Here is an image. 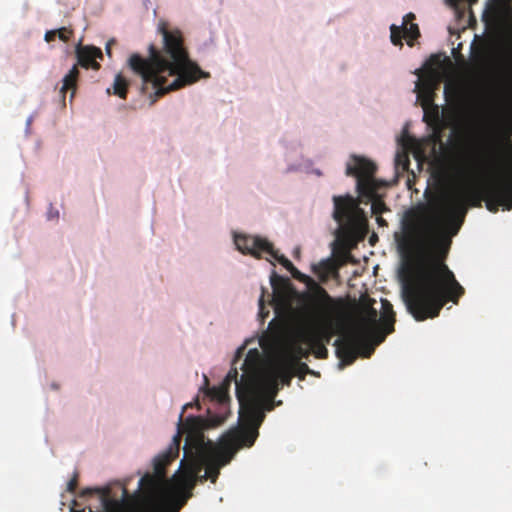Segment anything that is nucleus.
Segmentation results:
<instances>
[{
    "label": "nucleus",
    "mask_w": 512,
    "mask_h": 512,
    "mask_svg": "<svg viewBox=\"0 0 512 512\" xmlns=\"http://www.w3.org/2000/svg\"><path fill=\"white\" fill-rule=\"evenodd\" d=\"M265 294H266V290L264 287H262L261 295H260V298L258 301L259 317L261 318L262 321H264L269 315V310H266V307H265Z\"/></svg>",
    "instance_id": "26"
},
{
    "label": "nucleus",
    "mask_w": 512,
    "mask_h": 512,
    "mask_svg": "<svg viewBox=\"0 0 512 512\" xmlns=\"http://www.w3.org/2000/svg\"><path fill=\"white\" fill-rule=\"evenodd\" d=\"M78 483H79V482H74V481L68 482V488H69V490H74V489H76V488H77V486H78Z\"/></svg>",
    "instance_id": "35"
},
{
    "label": "nucleus",
    "mask_w": 512,
    "mask_h": 512,
    "mask_svg": "<svg viewBox=\"0 0 512 512\" xmlns=\"http://www.w3.org/2000/svg\"><path fill=\"white\" fill-rule=\"evenodd\" d=\"M72 34H73V31L66 27L56 29L57 37L63 42H68L70 40V37L72 36Z\"/></svg>",
    "instance_id": "29"
},
{
    "label": "nucleus",
    "mask_w": 512,
    "mask_h": 512,
    "mask_svg": "<svg viewBox=\"0 0 512 512\" xmlns=\"http://www.w3.org/2000/svg\"><path fill=\"white\" fill-rule=\"evenodd\" d=\"M396 162L398 165H402L403 169H407L409 165V159L406 154H397Z\"/></svg>",
    "instance_id": "30"
},
{
    "label": "nucleus",
    "mask_w": 512,
    "mask_h": 512,
    "mask_svg": "<svg viewBox=\"0 0 512 512\" xmlns=\"http://www.w3.org/2000/svg\"><path fill=\"white\" fill-rule=\"evenodd\" d=\"M333 218L352 237H363L367 231V219L358 202L351 195L334 196Z\"/></svg>",
    "instance_id": "7"
},
{
    "label": "nucleus",
    "mask_w": 512,
    "mask_h": 512,
    "mask_svg": "<svg viewBox=\"0 0 512 512\" xmlns=\"http://www.w3.org/2000/svg\"><path fill=\"white\" fill-rule=\"evenodd\" d=\"M486 13L496 22H503L512 17V0H490Z\"/></svg>",
    "instance_id": "18"
},
{
    "label": "nucleus",
    "mask_w": 512,
    "mask_h": 512,
    "mask_svg": "<svg viewBox=\"0 0 512 512\" xmlns=\"http://www.w3.org/2000/svg\"><path fill=\"white\" fill-rule=\"evenodd\" d=\"M292 366L294 376H298L303 379L307 374L312 373L309 366L301 361H289Z\"/></svg>",
    "instance_id": "24"
},
{
    "label": "nucleus",
    "mask_w": 512,
    "mask_h": 512,
    "mask_svg": "<svg viewBox=\"0 0 512 512\" xmlns=\"http://www.w3.org/2000/svg\"><path fill=\"white\" fill-rule=\"evenodd\" d=\"M451 6L457 7L461 2H468L470 5L476 3L478 0H447Z\"/></svg>",
    "instance_id": "32"
},
{
    "label": "nucleus",
    "mask_w": 512,
    "mask_h": 512,
    "mask_svg": "<svg viewBox=\"0 0 512 512\" xmlns=\"http://www.w3.org/2000/svg\"><path fill=\"white\" fill-rule=\"evenodd\" d=\"M159 30L163 36L162 50L151 44L148 58L134 53L128 59L130 69L142 79V90L147 92L150 85L154 91L152 102L207 76L190 60L179 30L169 31L165 26Z\"/></svg>",
    "instance_id": "3"
},
{
    "label": "nucleus",
    "mask_w": 512,
    "mask_h": 512,
    "mask_svg": "<svg viewBox=\"0 0 512 512\" xmlns=\"http://www.w3.org/2000/svg\"><path fill=\"white\" fill-rule=\"evenodd\" d=\"M56 30H49L45 33L44 39L46 42H52L56 39Z\"/></svg>",
    "instance_id": "31"
},
{
    "label": "nucleus",
    "mask_w": 512,
    "mask_h": 512,
    "mask_svg": "<svg viewBox=\"0 0 512 512\" xmlns=\"http://www.w3.org/2000/svg\"><path fill=\"white\" fill-rule=\"evenodd\" d=\"M237 399L240 416L246 418L249 426L226 434L218 444L206 439L203 431L221 424L224 419L188 416L184 421V411L193 406L192 403L185 404L169 447L154 457L152 471H146L139 480H216L220 469L239 449L254 444L265 418L264 410L273 408L270 403L273 386L247 378L237 384Z\"/></svg>",
    "instance_id": "1"
},
{
    "label": "nucleus",
    "mask_w": 512,
    "mask_h": 512,
    "mask_svg": "<svg viewBox=\"0 0 512 512\" xmlns=\"http://www.w3.org/2000/svg\"><path fill=\"white\" fill-rule=\"evenodd\" d=\"M197 482H138L135 491L122 487L121 498L110 487L87 489L99 495L103 512H179L192 497Z\"/></svg>",
    "instance_id": "4"
},
{
    "label": "nucleus",
    "mask_w": 512,
    "mask_h": 512,
    "mask_svg": "<svg viewBox=\"0 0 512 512\" xmlns=\"http://www.w3.org/2000/svg\"><path fill=\"white\" fill-rule=\"evenodd\" d=\"M310 347L311 353L318 359H326L328 357V349L326 345L317 341H300Z\"/></svg>",
    "instance_id": "21"
},
{
    "label": "nucleus",
    "mask_w": 512,
    "mask_h": 512,
    "mask_svg": "<svg viewBox=\"0 0 512 512\" xmlns=\"http://www.w3.org/2000/svg\"><path fill=\"white\" fill-rule=\"evenodd\" d=\"M271 286L273 289L270 305L273 306L277 315L288 311L291 308L289 283L275 272L272 273L270 278Z\"/></svg>",
    "instance_id": "13"
},
{
    "label": "nucleus",
    "mask_w": 512,
    "mask_h": 512,
    "mask_svg": "<svg viewBox=\"0 0 512 512\" xmlns=\"http://www.w3.org/2000/svg\"><path fill=\"white\" fill-rule=\"evenodd\" d=\"M70 512H84L83 510H76L74 508H71Z\"/></svg>",
    "instance_id": "37"
},
{
    "label": "nucleus",
    "mask_w": 512,
    "mask_h": 512,
    "mask_svg": "<svg viewBox=\"0 0 512 512\" xmlns=\"http://www.w3.org/2000/svg\"><path fill=\"white\" fill-rule=\"evenodd\" d=\"M415 19V15L413 13H408L403 18L402 30L403 36L408 38L409 40H415L420 36V31L418 25L415 23H410V21Z\"/></svg>",
    "instance_id": "19"
},
{
    "label": "nucleus",
    "mask_w": 512,
    "mask_h": 512,
    "mask_svg": "<svg viewBox=\"0 0 512 512\" xmlns=\"http://www.w3.org/2000/svg\"><path fill=\"white\" fill-rule=\"evenodd\" d=\"M229 388L227 384L221 383L219 386H214L209 389L208 395L220 403H225L229 399Z\"/></svg>",
    "instance_id": "20"
},
{
    "label": "nucleus",
    "mask_w": 512,
    "mask_h": 512,
    "mask_svg": "<svg viewBox=\"0 0 512 512\" xmlns=\"http://www.w3.org/2000/svg\"><path fill=\"white\" fill-rule=\"evenodd\" d=\"M77 478H78V475H74L70 480L75 481V480H77Z\"/></svg>",
    "instance_id": "38"
},
{
    "label": "nucleus",
    "mask_w": 512,
    "mask_h": 512,
    "mask_svg": "<svg viewBox=\"0 0 512 512\" xmlns=\"http://www.w3.org/2000/svg\"><path fill=\"white\" fill-rule=\"evenodd\" d=\"M371 210L373 214L381 215L382 213L388 211V208L382 199L375 198L372 201Z\"/></svg>",
    "instance_id": "27"
},
{
    "label": "nucleus",
    "mask_w": 512,
    "mask_h": 512,
    "mask_svg": "<svg viewBox=\"0 0 512 512\" xmlns=\"http://www.w3.org/2000/svg\"><path fill=\"white\" fill-rule=\"evenodd\" d=\"M293 377L294 373L289 361L281 359L275 364L273 369L266 372H262L260 369L259 371H253V373L248 376V379L255 380L258 384H272L274 398L278 392L279 383L289 386Z\"/></svg>",
    "instance_id": "12"
},
{
    "label": "nucleus",
    "mask_w": 512,
    "mask_h": 512,
    "mask_svg": "<svg viewBox=\"0 0 512 512\" xmlns=\"http://www.w3.org/2000/svg\"><path fill=\"white\" fill-rule=\"evenodd\" d=\"M486 208L496 213L502 206L506 210L512 209V181L498 177L496 180L485 182Z\"/></svg>",
    "instance_id": "11"
},
{
    "label": "nucleus",
    "mask_w": 512,
    "mask_h": 512,
    "mask_svg": "<svg viewBox=\"0 0 512 512\" xmlns=\"http://www.w3.org/2000/svg\"><path fill=\"white\" fill-rule=\"evenodd\" d=\"M115 44V40H109L106 44V47H105V50H106V53L109 57H111V46Z\"/></svg>",
    "instance_id": "33"
},
{
    "label": "nucleus",
    "mask_w": 512,
    "mask_h": 512,
    "mask_svg": "<svg viewBox=\"0 0 512 512\" xmlns=\"http://www.w3.org/2000/svg\"><path fill=\"white\" fill-rule=\"evenodd\" d=\"M395 312L392 304L387 299L381 300V315L379 318V324L382 329V333L377 341V344L382 343L388 334L394 331L395 324Z\"/></svg>",
    "instance_id": "16"
},
{
    "label": "nucleus",
    "mask_w": 512,
    "mask_h": 512,
    "mask_svg": "<svg viewBox=\"0 0 512 512\" xmlns=\"http://www.w3.org/2000/svg\"><path fill=\"white\" fill-rule=\"evenodd\" d=\"M485 182L478 187H458L444 195L426 233L435 256L402 272V298L416 321L435 318L448 302L458 304L465 290L444 260L459 232L469 207H481L486 200Z\"/></svg>",
    "instance_id": "2"
},
{
    "label": "nucleus",
    "mask_w": 512,
    "mask_h": 512,
    "mask_svg": "<svg viewBox=\"0 0 512 512\" xmlns=\"http://www.w3.org/2000/svg\"><path fill=\"white\" fill-rule=\"evenodd\" d=\"M302 343H296L292 347V355L289 358H283V360L288 361H300L301 359H307L310 354V347L307 346L306 348L301 345Z\"/></svg>",
    "instance_id": "22"
},
{
    "label": "nucleus",
    "mask_w": 512,
    "mask_h": 512,
    "mask_svg": "<svg viewBox=\"0 0 512 512\" xmlns=\"http://www.w3.org/2000/svg\"><path fill=\"white\" fill-rule=\"evenodd\" d=\"M375 300H369L360 311L358 322L354 329L344 338L335 340L336 355L344 365H351L358 355L370 357L374 347L369 343V337L374 338L376 345L382 333L378 319V311L372 306Z\"/></svg>",
    "instance_id": "6"
},
{
    "label": "nucleus",
    "mask_w": 512,
    "mask_h": 512,
    "mask_svg": "<svg viewBox=\"0 0 512 512\" xmlns=\"http://www.w3.org/2000/svg\"><path fill=\"white\" fill-rule=\"evenodd\" d=\"M77 64H75L68 74L63 78V84L60 93L65 97V93L71 90V98L74 96L77 88V80L79 77L78 65L85 69L99 70L100 64L97 59H103V53L100 48L95 46L78 44L75 49Z\"/></svg>",
    "instance_id": "9"
},
{
    "label": "nucleus",
    "mask_w": 512,
    "mask_h": 512,
    "mask_svg": "<svg viewBox=\"0 0 512 512\" xmlns=\"http://www.w3.org/2000/svg\"><path fill=\"white\" fill-rule=\"evenodd\" d=\"M376 221L379 226H387V222L381 217V215H377Z\"/></svg>",
    "instance_id": "34"
},
{
    "label": "nucleus",
    "mask_w": 512,
    "mask_h": 512,
    "mask_svg": "<svg viewBox=\"0 0 512 512\" xmlns=\"http://www.w3.org/2000/svg\"><path fill=\"white\" fill-rule=\"evenodd\" d=\"M241 369L243 370V374L241 375L240 380H238L237 368L232 367L222 383L227 384V386L230 387L232 382H234L237 386L238 383H242L246 380L253 371H259L258 351L256 349H252L248 352Z\"/></svg>",
    "instance_id": "15"
},
{
    "label": "nucleus",
    "mask_w": 512,
    "mask_h": 512,
    "mask_svg": "<svg viewBox=\"0 0 512 512\" xmlns=\"http://www.w3.org/2000/svg\"><path fill=\"white\" fill-rule=\"evenodd\" d=\"M437 84L434 74H429L416 82L418 98L422 101L423 106H427L433 101Z\"/></svg>",
    "instance_id": "17"
},
{
    "label": "nucleus",
    "mask_w": 512,
    "mask_h": 512,
    "mask_svg": "<svg viewBox=\"0 0 512 512\" xmlns=\"http://www.w3.org/2000/svg\"><path fill=\"white\" fill-rule=\"evenodd\" d=\"M234 242L237 249L243 254H250L256 258H261L262 255H268L281 263L294 278L300 279L302 274L294 267L290 260L285 256L279 255L274 249L273 244L267 239L259 236H250L238 234L234 237Z\"/></svg>",
    "instance_id": "8"
},
{
    "label": "nucleus",
    "mask_w": 512,
    "mask_h": 512,
    "mask_svg": "<svg viewBox=\"0 0 512 512\" xmlns=\"http://www.w3.org/2000/svg\"><path fill=\"white\" fill-rule=\"evenodd\" d=\"M376 165L372 161L353 155L347 163L346 175L354 176L357 179V190L360 194L372 196L377 189L374 178Z\"/></svg>",
    "instance_id": "10"
},
{
    "label": "nucleus",
    "mask_w": 512,
    "mask_h": 512,
    "mask_svg": "<svg viewBox=\"0 0 512 512\" xmlns=\"http://www.w3.org/2000/svg\"><path fill=\"white\" fill-rule=\"evenodd\" d=\"M128 81L121 75L117 74L113 83V93L122 99L126 98Z\"/></svg>",
    "instance_id": "23"
},
{
    "label": "nucleus",
    "mask_w": 512,
    "mask_h": 512,
    "mask_svg": "<svg viewBox=\"0 0 512 512\" xmlns=\"http://www.w3.org/2000/svg\"><path fill=\"white\" fill-rule=\"evenodd\" d=\"M342 300H335L319 284L302 298L300 309L304 326L297 332L299 341H317L329 344L341 326Z\"/></svg>",
    "instance_id": "5"
},
{
    "label": "nucleus",
    "mask_w": 512,
    "mask_h": 512,
    "mask_svg": "<svg viewBox=\"0 0 512 512\" xmlns=\"http://www.w3.org/2000/svg\"><path fill=\"white\" fill-rule=\"evenodd\" d=\"M241 350H242V348L238 349L237 356L235 357V359L233 361V364H235L237 359H238V357H240Z\"/></svg>",
    "instance_id": "36"
},
{
    "label": "nucleus",
    "mask_w": 512,
    "mask_h": 512,
    "mask_svg": "<svg viewBox=\"0 0 512 512\" xmlns=\"http://www.w3.org/2000/svg\"><path fill=\"white\" fill-rule=\"evenodd\" d=\"M390 32H391V35H390L391 42L395 46H402L403 45L402 38L404 37L402 27L393 24L390 27Z\"/></svg>",
    "instance_id": "25"
},
{
    "label": "nucleus",
    "mask_w": 512,
    "mask_h": 512,
    "mask_svg": "<svg viewBox=\"0 0 512 512\" xmlns=\"http://www.w3.org/2000/svg\"><path fill=\"white\" fill-rule=\"evenodd\" d=\"M492 163L498 168L499 177L512 181V141H507L506 147L493 144L490 150Z\"/></svg>",
    "instance_id": "14"
},
{
    "label": "nucleus",
    "mask_w": 512,
    "mask_h": 512,
    "mask_svg": "<svg viewBox=\"0 0 512 512\" xmlns=\"http://www.w3.org/2000/svg\"><path fill=\"white\" fill-rule=\"evenodd\" d=\"M405 232L409 234L408 237L403 238L399 245L401 247L408 246L410 244V237L416 232V225L414 223H406L404 226Z\"/></svg>",
    "instance_id": "28"
}]
</instances>
